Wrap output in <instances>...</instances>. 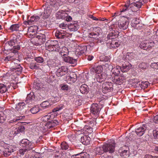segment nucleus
I'll list each match as a JSON object with an SVG mask.
<instances>
[{"label": "nucleus", "instance_id": "7c9ffc66", "mask_svg": "<svg viewBox=\"0 0 158 158\" xmlns=\"http://www.w3.org/2000/svg\"><path fill=\"white\" fill-rule=\"evenodd\" d=\"M35 99V97L33 92H31L28 94L26 98V102L27 103H29L30 101L34 100Z\"/></svg>", "mask_w": 158, "mask_h": 158}, {"label": "nucleus", "instance_id": "de8ad7c7", "mask_svg": "<svg viewBox=\"0 0 158 158\" xmlns=\"http://www.w3.org/2000/svg\"><path fill=\"white\" fill-rule=\"evenodd\" d=\"M78 48H80V54L82 55L85 54L86 51L87 50V47L86 46H78Z\"/></svg>", "mask_w": 158, "mask_h": 158}, {"label": "nucleus", "instance_id": "4c0bfd02", "mask_svg": "<svg viewBox=\"0 0 158 158\" xmlns=\"http://www.w3.org/2000/svg\"><path fill=\"white\" fill-rule=\"evenodd\" d=\"M7 91V87L6 85L2 84H0V93H3Z\"/></svg>", "mask_w": 158, "mask_h": 158}, {"label": "nucleus", "instance_id": "6e6552de", "mask_svg": "<svg viewBox=\"0 0 158 158\" xmlns=\"http://www.w3.org/2000/svg\"><path fill=\"white\" fill-rule=\"evenodd\" d=\"M56 3V0H47L45 6L50 7L52 8V9H54L56 10H57L59 7V5Z\"/></svg>", "mask_w": 158, "mask_h": 158}, {"label": "nucleus", "instance_id": "473e14b6", "mask_svg": "<svg viewBox=\"0 0 158 158\" xmlns=\"http://www.w3.org/2000/svg\"><path fill=\"white\" fill-rule=\"evenodd\" d=\"M13 152V149L9 148L5 149V150L2 152V154L5 157H7L9 156L11 152Z\"/></svg>", "mask_w": 158, "mask_h": 158}, {"label": "nucleus", "instance_id": "5fc2aeb1", "mask_svg": "<svg viewBox=\"0 0 158 158\" xmlns=\"http://www.w3.org/2000/svg\"><path fill=\"white\" fill-rule=\"evenodd\" d=\"M150 66L153 69H158V62L152 63Z\"/></svg>", "mask_w": 158, "mask_h": 158}, {"label": "nucleus", "instance_id": "a19ab883", "mask_svg": "<svg viewBox=\"0 0 158 158\" xmlns=\"http://www.w3.org/2000/svg\"><path fill=\"white\" fill-rule=\"evenodd\" d=\"M6 115L2 111H0V123H2L6 120Z\"/></svg>", "mask_w": 158, "mask_h": 158}, {"label": "nucleus", "instance_id": "0e129e2a", "mask_svg": "<svg viewBox=\"0 0 158 158\" xmlns=\"http://www.w3.org/2000/svg\"><path fill=\"white\" fill-rule=\"evenodd\" d=\"M144 158H158V156H152L150 154H146L145 155Z\"/></svg>", "mask_w": 158, "mask_h": 158}, {"label": "nucleus", "instance_id": "393cba45", "mask_svg": "<svg viewBox=\"0 0 158 158\" xmlns=\"http://www.w3.org/2000/svg\"><path fill=\"white\" fill-rule=\"evenodd\" d=\"M103 69L102 66L101 65L98 66L96 67H93L90 69V71L92 73H100L102 72Z\"/></svg>", "mask_w": 158, "mask_h": 158}, {"label": "nucleus", "instance_id": "603ef678", "mask_svg": "<svg viewBox=\"0 0 158 158\" xmlns=\"http://www.w3.org/2000/svg\"><path fill=\"white\" fill-rule=\"evenodd\" d=\"M148 65L147 63L142 62L140 63L139 65V67L142 69H146L148 67Z\"/></svg>", "mask_w": 158, "mask_h": 158}, {"label": "nucleus", "instance_id": "b1692460", "mask_svg": "<svg viewBox=\"0 0 158 158\" xmlns=\"http://www.w3.org/2000/svg\"><path fill=\"white\" fill-rule=\"evenodd\" d=\"M69 81H70V83L75 82L77 80V78L76 74L74 73H72L70 74V75L66 77Z\"/></svg>", "mask_w": 158, "mask_h": 158}, {"label": "nucleus", "instance_id": "f3484780", "mask_svg": "<svg viewBox=\"0 0 158 158\" xmlns=\"http://www.w3.org/2000/svg\"><path fill=\"white\" fill-rule=\"evenodd\" d=\"M40 19V17L38 16L33 15L31 17L30 19L28 20L27 21L25 22L24 23L27 25H31L34 24L35 23L37 22Z\"/></svg>", "mask_w": 158, "mask_h": 158}, {"label": "nucleus", "instance_id": "4d7b16f0", "mask_svg": "<svg viewBox=\"0 0 158 158\" xmlns=\"http://www.w3.org/2000/svg\"><path fill=\"white\" fill-rule=\"evenodd\" d=\"M95 82L96 81L98 82H102L103 81L102 80L101 78L99 76V75H96L95 78L94 79Z\"/></svg>", "mask_w": 158, "mask_h": 158}, {"label": "nucleus", "instance_id": "72a5a7b5", "mask_svg": "<svg viewBox=\"0 0 158 158\" xmlns=\"http://www.w3.org/2000/svg\"><path fill=\"white\" fill-rule=\"evenodd\" d=\"M149 40H144L143 42L141 43L140 45V47L145 50H147L149 49V46L147 45L148 44V41Z\"/></svg>", "mask_w": 158, "mask_h": 158}, {"label": "nucleus", "instance_id": "6ab92c4d", "mask_svg": "<svg viewBox=\"0 0 158 158\" xmlns=\"http://www.w3.org/2000/svg\"><path fill=\"white\" fill-rule=\"evenodd\" d=\"M48 41H49L50 40H48ZM50 41L51 44L48 45L49 48L52 51H57L56 48L58 46L57 45L58 42L56 40H50Z\"/></svg>", "mask_w": 158, "mask_h": 158}, {"label": "nucleus", "instance_id": "49530a36", "mask_svg": "<svg viewBox=\"0 0 158 158\" xmlns=\"http://www.w3.org/2000/svg\"><path fill=\"white\" fill-rule=\"evenodd\" d=\"M60 146L61 149L63 150H66L69 148L68 144L65 142H62L61 143Z\"/></svg>", "mask_w": 158, "mask_h": 158}, {"label": "nucleus", "instance_id": "bb28decb", "mask_svg": "<svg viewBox=\"0 0 158 158\" xmlns=\"http://www.w3.org/2000/svg\"><path fill=\"white\" fill-rule=\"evenodd\" d=\"M80 92L83 94H87L89 91V88L88 86L86 84H83L80 87Z\"/></svg>", "mask_w": 158, "mask_h": 158}, {"label": "nucleus", "instance_id": "4be33fe9", "mask_svg": "<svg viewBox=\"0 0 158 158\" xmlns=\"http://www.w3.org/2000/svg\"><path fill=\"white\" fill-rule=\"evenodd\" d=\"M131 67V65L128 62L123 64L121 67V71L122 72H126L128 71Z\"/></svg>", "mask_w": 158, "mask_h": 158}, {"label": "nucleus", "instance_id": "9d476101", "mask_svg": "<svg viewBox=\"0 0 158 158\" xmlns=\"http://www.w3.org/2000/svg\"><path fill=\"white\" fill-rule=\"evenodd\" d=\"M101 110L99 105L96 103L92 104L90 107V111L94 114H98Z\"/></svg>", "mask_w": 158, "mask_h": 158}, {"label": "nucleus", "instance_id": "69168bd1", "mask_svg": "<svg viewBox=\"0 0 158 158\" xmlns=\"http://www.w3.org/2000/svg\"><path fill=\"white\" fill-rule=\"evenodd\" d=\"M69 86L66 84H63L61 87V89L63 90L67 91L69 89Z\"/></svg>", "mask_w": 158, "mask_h": 158}, {"label": "nucleus", "instance_id": "bf43d9fd", "mask_svg": "<svg viewBox=\"0 0 158 158\" xmlns=\"http://www.w3.org/2000/svg\"><path fill=\"white\" fill-rule=\"evenodd\" d=\"M45 35L44 34H39L36 36V38L38 39V40H44V39L45 40Z\"/></svg>", "mask_w": 158, "mask_h": 158}, {"label": "nucleus", "instance_id": "09e8293b", "mask_svg": "<svg viewBox=\"0 0 158 158\" xmlns=\"http://www.w3.org/2000/svg\"><path fill=\"white\" fill-rule=\"evenodd\" d=\"M84 129L86 132H87L89 134H91L93 132V128L92 127H89L88 126H85Z\"/></svg>", "mask_w": 158, "mask_h": 158}, {"label": "nucleus", "instance_id": "3c124183", "mask_svg": "<svg viewBox=\"0 0 158 158\" xmlns=\"http://www.w3.org/2000/svg\"><path fill=\"white\" fill-rule=\"evenodd\" d=\"M13 49H12V52L14 53H18V50L20 49V46L17 45L16 46H15L13 47Z\"/></svg>", "mask_w": 158, "mask_h": 158}, {"label": "nucleus", "instance_id": "338daca9", "mask_svg": "<svg viewBox=\"0 0 158 158\" xmlns=\"http://www.w3.org/2000/svg\"><path fill=\"white\" fill-rule=\"evenodd\" d=\"M150 40L151 41L150 42L148 41V44H147V45L149 46V48H151L153 46L154 44V42L153 41V40Z\"/></svg>", "mask_w": 158, "mask_h": 158}, {"label": "nucleus", "instance_id": "9b49d317", "mask_svg": "<svg viewBox=\"0 0 158 158\" xmlns=\"http://www.w3.org/2000/svg\"><path fill=\"white\" fill-rule=\"evenodd\" d=\"M68 69L65 66H62L56 71V75L58 77H61L65 75L67 72Z\"/></svg>", "mask_w": 158, "mask_h": 158}, {"label": "nucleus", "instance_id": "f257e3e1", "mask_svg": "<svg viewBox=\"0 0 158 158\" xmlns=\"http://www.w3.org/2000/svg\"><path fill=\"white\" fill-rule=\"evenodd\" d=\"M62 109V106L57 107L52 110V112L49 113L47 115L44 116L41 118L42 120L44 122H47L48 120H51L53 119L57 115V114L54 113L59 111V110Z\"/></svg>", "mask_w": 158, "mask_h": 158}, {"label": "nucleus", "instance_id": "58836bf2", "mask_svg": "<svg viewBox=\"0 0 158 158\" xmlns=\"http://www.w3.org/2000/svg\"><path fill=\"white\" fill-rule=\"evenodd\" d=\"M17 40H10L6 42L5 45V47H8L9 46H12L15 45Z\"/></svg>", "mask_w": 158, "mask_h": 158}, {"label": "nucleus", "instance_id": "5701e85b", "mask_svg": "<svg viewBox=\"0 0 158 158\" xmlns=\"http://www.w3.org/2000/svg\"><path fill=\"white\" fill-rule=\"evenodd\" d=\"M64 61L70 64L76 65L77 64V60L69 56H65L64 57Z\"/></svg>", "mask_w": 158, "mask_h": 158}, {"label": "nucleus", "instance_id": "2eb2a0df", "mask_svg": "<svg viewBox=\"0 0 158 158\" xmlns=\"http://www.w3.org/2000/svg\"><path fill=\"white\" fill-rule=\"evenodd\" d=\"M126 79L125 76H116L115 77H114L112 81L116 84L120 85L123 82H124Z\"/></svg>", "mask_w": 158, "mask_h": 158}, {"label": "nucleus", "instance_id": "79ce46f5", "mask_svg": "<svg viewBox=\"0 0 158 158\" xmlns=\"http://www.w3.org/2000/svg\"><path fill=\"white\" fill-rule=\"evenodd\" d=\"M38 64L36 63H31L29 65V68L32 69H41L40 67L38 66Z\"/></svg>", "mask_w": 158, "mask_h": 158}, {"label": "nucleus", "instance_id": "774afa93", "mask_svg": "<svg viewBox=\"0 0 158 158\" xmlns=\"http://www.w3.org/2000/svg\"><path fill=\"white\" fill-rule=\"evenodd\" d=\"M87 124L89 125V127L92 128L96 126L95 124L94 123V121H92L88 122Z\"/></svg>", "mask_w": 158, "mask_h": 158}, {"label": "nucleus", "instance_id": "a878e982", "mask_svg": "<svg viewBox=\"0 0 158 158\" xmlns=\"http://www.w3.org/2000/svg\"><path fill=\"white\" fill-rule=\"evenodd\" d=\"M91 139L87 135H85L81 138V141L84 144L87 145L89 144Z\"/></svg>", "mask_w": 158, "mask_h": 158}, {"label": "nucleus", "instance_id": "4468645a", "mask_svg": "<svg viewBox=\"0 0 158 158\" xmlns=\"http://www.w3.org/2000/svg\"><path fill=\"white\" fill-rule=\"evenodd\" d=\"M58 122L56 120H50L45 123V126L48 129L52 128L58 125Z\"/></svg>", "mask_w": 158, "mask_h": 158}, {"label": "nucleus", "instance_id": "c85d7f7f", "mask_svg": "<svg viewBox=\"0 0 158 158\" xmlns=\"http://www.w3.org/2000/svg\"><path fill=\"white\" fill-rule=\"evenodd\" d=\"M121 70V67L119 66H118L113 68L111 72L112 73L114 74L115 76L116 77L119 75Z\"/></svg>", "mask_w": 158, "mask_h": 158}, {"label": "nucleus", "instance_id": "e433bc0d", "mask_svg": "<svg viewBox=\"0 0 158 158\" xmlns=\"http://www.w3.org/2000/svg\"><path fill=\"white\" fill-rule=\"evenodd\" d=\"M96 153L98 155H102L105 152L104 149L102 148V146L97 147L95 150Z\"/></svg>", "mask_w": 158, "mask_h": 158}, {"label": "nucleus", "instance_id": "dca6fc26", "mask_svg": "<svg viewBox=\"0 0 158 158\" xmlns=\"http://www.w3.org/2000/svg\"><path fill=\"white\" fill-rule=\"evenodd\" d=\"M25 129V127L24 126H21L17 128L13 129V130L10 132V134L11 135L13 134V135H15L18 134L23 131Z\"/></svg>", "mask_w": 158, "mask_h": 158}, {"label": "nucleus", "instance_id": "20e7f679", "mask_svg": "<svg viewBox=\"0 0 158 158\" xmlns=\"http://www.w3.org/2000/svg\"><path fill=\"white\" fill-rule=\"evenodd\" d=\"M102 89L104 94L112 91L113 89V84L111 82H105L103 84Z\"/></svg>", "mask_w": 158, "mask_h": 158}, {"label": "nucleus", "instance_id": "680f3d73", "mask_svg": "<svg viewBox=\"0 0 158 158\" xmlns=\"http://www.w3.org/2000/svg\"><path fill=\"white\" fill-rule=\"evenodd\" d=\"M27 150H27V149L25 148L24 149H20L19 150V154L23 155L26 153L27 152Z\"/></svg>", "mask_w": 158, "mask_h": 158}, {"label": "nucleus", "instance_id": "e2e57ef3", "mask_svg": "<svg viewBox=\"0 0 158 158\" xmlns=\"http://www.w3.org/2000/svg\"><path fill=\"white\" fill-rule=\"evenodd\" d=\"M97 35L94 32L91 33L88 35L89 37L90 38L95 39L97 37Z\"/></svg>", "mask_w": 158, "mask_h": 158}, {"label": "nucleus", "instance_id": "6e6d98bb", "mask_svg": "<svg viewBox=\"0 0 158 158\" xmlns=\"http://www.w3.org/2000/svg\"><path fill=\"white\" fill-rule=\"evenodd\" d=\"M153 135L155 139H158V129H156L153 131Z\"/></svg>", "mask_w": 158, "mask_h": 158}, {"label": "nucleus", "instance_id": "37998d69", "mask_svg": "<svg viewBox=\"0 0 158 158\" xmlns=\"http://www.w3.org/2000/svg\"><path fill=\"white\" fill-rule=\"evenodd\" d=\"M148 82L147 81H142L141 83L139 84V85L142 88L145 89L147 88L148 86Z\"/></svg>", "mask_w": 158, "mask_h": 158}, {"label": "nucleus", "instance_id": "a18cd8bd", "mask_svg": "<svg viewBox=\"0 0 158 158\" xmlns=\"http://www.w3.org/2000/svg\"><path fill=\"white\" fill-rule=\"evenodd\" d=\"M40 106L43 109H45L51 106L50 103L47 101L43 102L40 104Z\"/></svg>", "mask_w": 158, "mask_h": 158}, {"label": "nucleus", "instance_id": "864d4df0", "mask_svg": "<svg viewBox=\"0 0 158 158\" xmlns=\"http://www.w3.org/2000/svg\"><path fill=\"white\" fill-rule=\"evenodd\" d=\"M31 112L33 114H35L40 111L39 108L37 107L32 108L30 110Z\"/></svg>", "mask_w": 158, "mask_h": 158}, {"label": "nucleus", "instance_id": "aec40b11", "mask_svg": "<svg viewBox=\"0 0 158 158\" xmlns=\"http://www.w3.org/2000/svg\"><path fill=\"white\" fill-rule=\"evenodd\" d=\"M71 157L74 158H89V155L86 152H83L74 155Z\"/></svg>", "mask_w": 158, "mask_h": 158}, {"label": "nucleus", "instance_id": "2f4dec72", "mask_svg": "<svg viewBox=\"0 0 158 158\" xmlns=\"http://www.w3.org/2000/svg\"><path fill=\"white\" fill-rule=\"evenodd\" d=\"M69 53L68 49L65 47H63L60 52V53L61 56L64 57L67 56L69 54Z\"/></svg>", "mask_w": 158, "mask_h": 158}, {"label": "nucleus", "instance_id": "423d86ee", "mask_svg": "<svg viewBox=\"0 0 158 158\" xmlns=\"http://www.w3.org/2000/svg\"><path fill=\"white\" fill-rule=\"evenodd\" d=\"M115 143L112 144L106 143L102 146V148L104 149L105 152H109L110 153L113 152L115 150Z\"/></svg>", "mask_w": 158, "mask_h": 158}, {"label": "nucleus", "instance_id": "c03bdc74", "mask_svg": "<svg viewBox=\"0 0 158 158\" xmlns=\"http://www.w3.org/2000/svg\"><path fill=\"white\" fill-rule=\"evenodd\" d=\"M118 36V34H115L113 32H111L108 35L107 38L110 40H114L116 39Z\"/></svg>", "mask_w": 158, "mask_h": 158}, {"label": "nucleus", "instance_id": "7ed1b4c3", "mask_svg": "<svg viewBox=\"0 0 158 158\" xmlns=\"http://www.w3.org/2000/svg\"><path fill=\"white\" fill-rule=\"evenodd\" d=\"M20 145L29 150L32 149L34 147V145L32 143L27 139H22Z\"/></svg>", "mask_w": 158, "mask_h": 158}, {"label": "nucleus", "instance_id": "1a4fd4ad", "mask_svg": "<svg viewBox=\"0 0 158 158\" xmlns=\"http://www.w3.org/2000/svg\"><path fill=\"white\" fill-rule=\"evenodd\" d=\"M44 6V11L40 15V16L44 19H47L49 17L52 10V7L45 6Z\"/></svg>", "mask_w": 158, "mask_h": 158}, {"label": "nucleus", "instance_id": "c756f323", "mask_svg": "<svg viewBox=\"0 0 158 158\" xmlns=\"http://www.w3.org/2000/svg\"><path fill=\"white\" fill-rule=\"evenodd\" d=\"M112 40L110 44V48H116L118 47L120 44L121 42L119 40Z\"/></svg>", "mask_w": 158, "mask_h": 158}, {"label": "nucleus", "instance_id": "cd10ccee", "mask_svg": "<svg viewBox=\"0 0 158 158\" xmlns=\"http://www.w3.org/2000/svg\"><path fill=\"white\" fill-rule=\"evenodd\" d=\"M145 2L144 0H139L136 2L132 3L131 6H133L135 7V6L137 7V9H138L141 8L142 6L143 5Z\"/></svg>", "mask_w": 158, "mask_h": 158}, {"label": "nucleus", "instance_id": "f704fd0d", "mask_svg": "<svg viewBox=\"0 0 158 158\" xmlns=\"http://www.w3.org/2000/svg\"><path fill=\"white\" fill-rule=\"evenodd\" d=\"M19 27L20 25L19 24H13L10 26V29L12 31H16L19 30Z\"/></svg>", "mask_w": 158, "mask_h": 158}, {"label": "nucleus", "instance_id": "8fccbe9b", "mask_svg": "<svg viewBox=\"0 0 158 158\" xmlns=\"http://www.w3.org/2000/svg\"><path fill=\"white\" fill-rule=\"evenodd\" d=\"M34 59L36 62L39 63H42L44 61L43 58L40 56L35 57Z\"/></svg>", "mask_w": 158, "mask_h": 158}, {"label": "nucleus", "instance_id": "a211bd4d", "mask_svg": "<svg viewBox=\"0 0 158 158\" xmlns=\"http://www.w3.org/2000/svg\"><path fill=\"white\" fill-rule=\"evenodd\" d=\"M135 55V54L133 52H127L125 55H123V59L127 61H131L134 58Z\"/></svg>", "mask_w": 158, "mask_h": 158}, {"label": "nucleus", "instance_id": "0eeeda50", "mask_svg": "<svg viewBox=\"0 0 158 158\" xmlns=\"http://www.w3.org/2000/svg\"><path fill=\"white\" fill-rule=\"evenodd\" d=\"M15 109L19 113L23 114L26 111L25 104L23 102H20L16 105Z\"/></svg>", "mask_w": 158, "mask_h": 158}, {"label": "nucleus", "instance_id": "f03ea898", "mask_svg": "<svg viewBox=\"0 0 158 158\" xmlns=\"http://www.w3.org/2000/svg\"><path fill=\"white\" fill-rule=\"evenodd\" d=\"M123 17L124 18H122L118 21V26L121 29L125 30L127 28L129 23V17L126 16H123Z\"/></svg>", "mask_w": 158, "mask_h": 158}, {"label": "nucleus", "instance_id": "412c9836", "mask_svg": "<svg viewBox=\"0 0 158 158\" xmlns=\"http://www.w3.org/2000/svg\"><path fill=\"white\" fill-rule=\"evenodd\" d=\"M79 28V26L77 23L72 22L68 25V28L71 31H76Z\"/></svg>", "mask_w": 158, "mask_h": 158}, {"label": "nucleus", "instance_id": "39448f33", "mask_svg": "<svg viewBox=\"0 0 158 158\" xmlns=\"http://www.w3.org/2000/svg\"><path fill=\"white\" fill-rule=\"evenodd\" d=\"M129 148L126 146L120 148L118 150V152L121 156L124 158H127L130 156Z\"/></svg>", "mask_w": 158, "mask_h": 158}, {"label": "nucleus", "instance_id": "13d9d810", "mask_svg": "<svg viewBox=\"0 0 158 158\" xmlns=\"http://www.w3.org/2000/svg\"><path fill=\"white\" fill-rule=\"evenodd\" d=\"M55 36L57 39H64V36L63 35L60 33L56 32L55 33Z\"/></svg>", "mask_w": 158, "mask_h": 158}, {"label": "nucleus", "instance_id": "052dcab7", "mask_svg": "<svg viewBox=\"0 0 158 158\" xmlns=\"http://www.w3.org/2000/svg\"><path fill=\"white\" fill-rule=\"evenodd\" d=\"M56 3L58 4L59 5V7L61 6L63 4L66 2V0H56Z\"/></svg>", "mask_w": 158, "mask_h": 158}, {"label": "nucleus", "instance_id": "ddd939ff", "mask_svg": "<svg viewBox=\"0 0 158 158\" xmlns=\"http://www.w3.org/2000/svg\"><path fill=\"white\" fill-rule=\"evenodd\" d=\"M132 3L130 4L128 6H126L123 8L122 10L121 11L122 12H125V14H127L129 13L130 11H132V12H136L138 10V9H137V7L135 6V7L133 6H131Z\"/></svg>", "mask_w": 158, "mask_h": 158}, {"label": "nucleus", "instance_id": "ea45409f", "mask_svg": "<svg viewBox=\"0 0 158 158\" xmlns=\"http://www.w3.org/2000/svg\"><path fill=\"white\" fill-rule=\"evenodd\" d=\"M23 69L22 67L20 64H17L15 66H13L12 67L11 69L13 71L16 70L18 72H21Z\"/></svg>", "mask_w": 158, "mask_h": 158}, {"label": "nucleus", "instance_id": "f8f14e48", "mask_svg": "<svg viewBox=\"0 0 158 158\" xmlns=\"http://www.w3.org/2000/svg\"><path fill=\"white\" fill-rule=\"evenodd\" d=\"M147 128V127L146 125L143 124L138 128L135 129V132L138 135L142 136L144 133Z\"/></svg>", "mask_w": 158, "mask_h": 158}, {"label": "nucleus", "instance_id": "c9c22d12", "mask_svg": "<svg viewBox=\"0 0 158 158\" xmlns=\"http://www.w3.org/2000/svg\"><path fill=\"white\" fill-rule=\"evenodd\" d=\"M24 116H18L16 117V118H14L12 120H10L7 122L8 124H13L16 122L24 118Z\"/></svg>", "mask_w": 158, "mask_h": 158}]
</instances>
